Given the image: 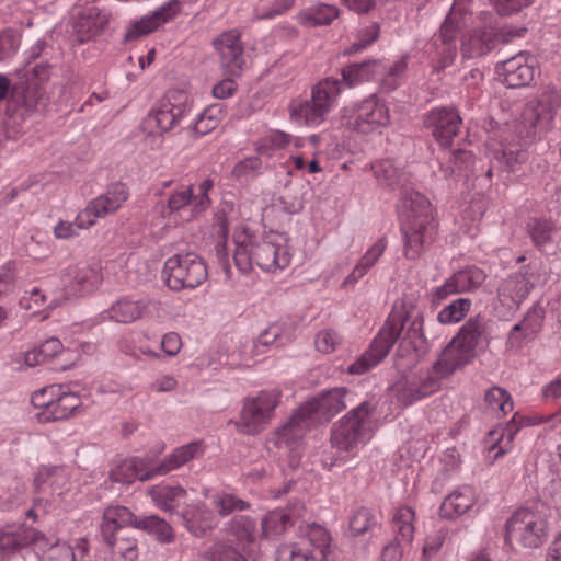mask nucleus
Listing matches in <instances>:
<instances>
[{"instance_id": "obj_1", "label": "nucleus", "mask_w": 561, "mask_h": 561, "mask_svg": "<svg viewBox=\"0 0 561 561\" xmlns=\"http://www.w3.org/2000/svg\"><path fill=\"white\" fill-rule=\"evenodd\" d=\"M404 255L409 260L421 256L425 247L434 240L436 226L430 201L421 193L409 190L401 198Z\"/></svg>"}, {"instance_id": "obj_2", "label": "nucleus", "mask_w": 561, "mask_h": 561, "mask_svg": "<svg viewBox=\"0 0 561 561\" xmlns=\"http://www.w3.org/2000/svg\"><path fill=\"white\" fill-rule=\"evenodd\" d=\"M340 94L339 79L324 78L312 85L310 99L291 100L288 105L289 117L299 125L319 127L335 107Z\"/></svg>"}, {"instance_id": "obj_3", "label": "nucleus", "mask_w": 561, "mask_h": 561, "mask_svg": "<svg viewBox=\"0 0 561 561\" xmlns=\"http://www.w3.org/2000/svg\"><path fill=\"white\" fill-rule=\"evenodd\" d=\"M376 403L364 401L352 409L336 424L331 434V443L340 450L351 451L370 438L371 417Z\"/></svg>"}, {"instance_id": "obj_4", "label": "nucleus", "mask_w": 561, "mask_h": 561, "mask_svg": "<svg viewBox=\"0 0 561 561\" xmlns=\"http://www.w3.org/2000/svg\"><path fill=\"white\" fill-rule=\"evenodd\" d=\"M342 118L348 130L362 135L380 131L390 124L389 108L375 94L345 106Z\"/></svg>"}, {"instance_id": "obj_5", "label": "nucleus", "mask_w": 561, "mask_h": 561, "mask_svg": "<svg viewBox=\"0 0 561 561\" xmlns=\"http://www.w3.org/2000/svg\"><path fill=\"white\" fill-rule=\"evenodd\" d=\"M505 542L513 549L537 548L547 537L545 520L527 508L517 510L505 524Z\"/></svg>"}, {"instance_id": "obj_6", "label": "nucleus", "mask_w": 561, "mask_h": 561, "mask_svg": "<svg viewBox=\"0 0 561 561\" xmlns=\"http://www.w3.org/2000/svg\"><path fill=\"white\" fill-rule=\"evenodd\" d=\"M162 273L167 286L172 290L196 288L206 280L208 275L203 259L191 252L169 257Z\"/></svg>"}, {"instance_id": "obj_7", "label": "nucleus", "mask_w": 561, "mask_h": 561, "mask_svg": "<svg viewBox=\"0 0 561 561\" xmlns=\"http://www.w3.org/2000/svg\"><path fill=\"white\" fill-rule=\"evenodd\" d=\"M279 400V390H264L255 397L247 398L243 401L240 419L236 422L238 432L245 435L262 432L274 417Z\"/></svg>"}, {"instance_id": "obj_8", "label": "nucleus", "mask_w": 561, "mask_h": 561, "mask_svg": "<svg viewBox=\"0 0 561 561\" xmlns=\"http://www.w3.org/2000/svg\"><path fill=\"white\" fill-rule=\"evenodd\" d=\"M404 322L401 314L390 316L369 348L348 366L347 371L352 375H360L379 364L401 335Z\"/></svg>"}, {"instance_id": "obj_9", "label": "nucleus", "mask_w": 561, "mask_h": 561, "mask_svg": "<svg viewBox=\"0 0 561 561\" xmlns=\"http://www.w3.org/2000/svg\"><path fill=\"white\" fill-rule=\"evenodd\" d=\"M49 78L50 66L48 64L41 62L24 70L19 82L13 85V101L27 110H34L46 94L44 84L48 82Z\"/></svg>"}, {"instance_id": "obj_10", "label": "nucleus", "mask_w": 561, "mask_h": 561, "mask_svg": "<svg viewBox=\"0 0 561 561\" xmlns=\"http://www.w3.org/2000/svg\"><path fill=\"white\" fill-rule=\"evenodd\" d=\"M129 192L125 184L117 182L108 186L105 193L91 199L84 209L78 213V225L92 227L99 218L116 213L127 201Z\"/></svg>"}, {"instance_id": "obj_11", "label": "nucleus", "mask_w": 561, "mask_h": 561, "mask_svg": "<svg viewBox=\"0 0 561 561\" xmlns=\"http://www.w3.org/2000/svg\"><path fill=\"white\" fill-rule=\"evenodd\" d=\"M252 259L260 268L274 272L287 267L291 255L279 236L270 234L252 240Z\"/></svg>"}, {"instance_id": "obj_12", "label": "nucleus", "mask_w": 561, "mask_h": 561, "mask_svg": "<svg viewBox=\"0 0 561 561\" xmlns=\"http://www.w3.org/2000/svg\"><path fill=\"white\" fill-rule=\"evenodd\" d=\"M102 282V274L98 266L76 264L66 267L61 274L64 293L61 299L82 296L92 293Z\"/></svg>"}, {"instance_id": "obj_13", "label": "nucleus", "mask_w": 561, "mask_h": 561, "mask_svg": "<svg viewBox=\"0 0 561 561\" xmlns=\"http://www.w3.org/2000/svg\"><path fill=\"white\" fill-rule=\"evenodd\" d=\"M438 381L428 374H409L399 378L390 388L396 401L408 407L415 401L434 393Z\"/></svg>"}, {"instance_id": "obj_14", "label": "nucleus", "mask_w": 561, "mask_h": 561, "mask_svg": "<svg viewBox=\"0 0 561 561\" xmlns=\"http://www.w3.org/2000/svg\"><path fill=\"white\" fill-rule=\"evenodd\" d=\"M353 402V394L342 387L324 391L300 407L301 412H306L316 422L321 417L325 420L333 417Z\"/></svg>"}, {"instance_id": "obj_15", "label": "nucleus", "mask_w": 561, "mask_h": 561, "mask_svg": "<svg viewBox=\"0 0 561 561\" xmlns=\"http://www.w3.org/2000/svg\"><path fill=\"white\" fill-rule=\"evenodd\" d=\"M213 45L225 71L230 76H239L245 65L240 32L237 30L222 32L213 41Z\"/></svg>"}, {"instance_id": "obj_16", "label": "nucleus", "mask_w": 561, "mask_h": 561, "mask_svg": "<svg viewBox=\"0 0 561 561\" xmlns=\"http://www.w3.org/2000/svg\"><path fill=\"white\" fill-rule=\"evenodd\" d=\"M181 9V0H169L150 14L136 21L126 32L125 39H135L158 30L161 25L174 20L180 14Z\"/></svg>"}, {"instance_id": "obj_17", "label": "nucleus", "mask_w": 561, "mask_h": 561, "mask_svg": "<svg viewBox=\"0 0 561 561\" xmlns=\"http://www.w3.org/2000/svg\"><path fill=\"white\" fill-rule=\"evenodd\" d=\"M425 125L442 146H448L459 131L461 118L453 107H438L427 114Z\"/></svg>"}, {"instance_id": "obj_18", "label": "nucleus", "mask_w": 561, "mask_h": 561, "mask_svg": "<svg viewBox=\"0 0 561 561\" xmlns=\"http://www.w3.org/2000/svg\"><path fill=\"white\" fill-rule=\"evenodd\" d=\"M533 59L529 55L519 53L496 66V70L502 81L507 88H522L528 85L535 76Z\"/></svg>"}, {"instance_id": "obj_19", "label": "nucleus", "mask_w": 561, "mask_h": 561, "mask_svg": "<svg viewBox=\"0 0 561 561\" xmlns=\"http://www.w3.org/2000/svg\"><path fill=\"white\" fill-rule=\"evenodd\" d=\"M188 112L190 107L186 104H172L170 100H164L146 117V128H148L150 133H167L176 126Z\"/></svg>"}, {"instance_id": "obj_20", "label": "nucleus", "mask_w": 561, "mask_h": 561, "mask_svg": "<svg viewBox=\"0 0 561 561\" xmlns=\"http://www.w3.org/2000/svg\"><path fill=\"white\" fill-rule=\"evenodd\" d=\"M28 545H35L45 550L48 547L47 538L33 528L19 527L15 530L0 529V556L7 557Z\"/></svg>"}, {"instance_id": "obj_21", "label": "nucleus", "mask_w": 561, "mask_h": 561, "mask_svg": "<svg viewBox=\"0 0 561 561\" xmlns=\"http://www.w3.org/2000/svg\"><path fill=\"white\" fill-rule=\"evenodd\" d=\"M533 287L534 282L528 276L527 272L520 271L514 273L504 279L499 287V300L508 310H516L528 296Z\"/></svg>"}, {"instance_id": "obj_22", "label": "nucleus", "mask_w": 561, "mask_h": 561, "mask_svg": "<svg viewBox=\"0 0 561 561\" xmlns=\"http://www.w3.org/2000/svg\"><path fill=\"white\" fill-rule=\"evenodd\" d=\"M313 423L306 412H301V407H299L288 422L276 430L275 445L278 448L294 449Z\"/></svg>"}, {"instance_id": "obj_23", "label": "nucleus", "mask_w": 561, "mask_h": 561, "mask_svg": "<svg viewBox=\"0 0 561 561\" xmlns=\"http://www.w3.org/2000/svg\"><path fill=\"white\" fill-rule=\"evenodd\" d=\"M204 454V446L202 442H192L186 445L175 448L168 457L159 463H153L149 474L145 479H152L157 476H164L172 470L180 468L192 459L202 457Z\"/></svg>"}, {"instance_id": "obj_24", "label": "nucleus", "mask_w": 561, "mask_h": 561, "mask_svg": "<svg viewBox=\"0 0 561 561\" xmlns=\"http://www.w3.org/2000/svg\"><path fill=\"white\" fill-rule=\"evenodd\" d=\"M152 308L157 310V304L149 300L122 298L113 304L103 317L119 323H131L147 316Z\"/></svg>"}, {"instance_id": "obj_25", "label": "nucleus", "mask_w": 561, "mask_h": 561, "mask_svg": "<svg viewBox=\"0 0 561 561\" xmlns=\"http://www.w3.org/2000/svg\"><path fill=\"white\" fill-rule=\"evenodd\" d=\"M153 461L150 457H133L122 460L110 472L113 482L130 484L135 480L148 481L144 477L151 471Z\"/></svg>"}, {"instance_id": "obj_26", "label": "nucleus", "mask_w": 561, "mask_h": 561, "mask_svg": "<svg viewBox=\"0 0 561 561\" xmlns=\"http://www.w3.org/2000/svg\"><path fill=\"white\" fill-rule=\"evenodd\" d=\"M80 407L81 400L76 393L64 392L56 399L53 397L50 405L45 411L37 412L36 419L41 423L65 420L78 412Z\"/></svg>"}, {"instance_id": "obj_27", "label": "nucleus", "mask_w": 561, "mask_h": 561, "mask_svg": "<svg viewBox=\"0 0 561 561\" xmlns=\"http://www.w3.org/2000/svg\"><path fill=\"white\" fill-rule=\"evenodd\" d=\"M472 357L473 353L454 337L442 352L434 369L442 376L450 375L467 365Z\"/></svg>"}, {"instance_id": "obj_28", "label": "nucleus", "mask_w": 561, "mask_h": 561, "mask_svg": "<svg viewBox=\"0 0 561 561\" xmlns=\"http://www.w3.org/2000/svg\"><path fill=\"white\" fill-rule=\"evenodd\" d=\"M184 526L196 537L204 536L216 525L214 512L205 504L188 505L181 514Z\"/></svg>"}, {"instance_id": "obj_29", "label": "nucleus", "mask_w": 561, "mask_h": 561, "mask_svg": "<svg viewBox=\"0 0 561 561\" xmlns=\"http://www.w3.org/2000/svg\"><path fill=\"white\" fill-rule=\"evenodd\" d=\"M137 517L125 506H108L103 513L101 524L102 538H111L118 533H126L128 526L136 527Z\"/></svg>"}, {"instance_id": "obj_30", "label": "nucleus", "mask_w": 561, "mask_h": 561, "mask_svg": "<svg viewBox=\"0 0 561 561\" xmlns=\"http://www.w3.org/2000/svg\"><path fill=\"white\" fill-rule=\"evenodd\" d=\"M469 2L470 0L454 1L450 12L443 22L439 34L435 39L437 46L438 41L440 44L456 45L457 35L461 26L466 24V16L469 13L467 4Z\"/></svg>"}, {"instance_id": "obj_31", "label": "nucleus", "mask_w": 561, "mask_h": 561, "mask_svg": "<svg viewBox=\"0 0 561 561\" xmlns=\"http://www.w3.org/2000/svg\"><path fill=\"white\" fill-rule=\"evenodd\" d=\"M382 70L383 65L378 60H367L345 66L341 70L342 80H339L341 89L343 85L354 88L365 81L375 80Z\"/></svg>"}, {"instance_id": "obj_32", "label": "nucleus", "mask_w": 561, "mask_h": 561, "mask_svg": "<svg viewBox=\"0 0 561 561\" xmlns=\"http://www.w3.org/2000/svg\"><path fill=\"white\" fill-rule=\"evenodd\" d=\"M191 207L192 216H196L194 214V185H180L175 190H173L169 196L167 203H161L157 205V209H159L161 216L169 221H176L173 216L185 207Z\"/></svg>"}, {"instance_id": "obj_33", "label": "nucleus", "mask_w": 561, "mask_h": 561, "mask_svg": "<svg viewBox=\"0 0 561 561\" xmlns=\"http://www.w3.org/2000/svg\"><path fill=\"white\" fill-rule=\"evenodd\" d=\"M476 503V495L472 488L463 485L458 488L443 501L439 513L447 519L458 517L468 512Z\"/></svg>"}, {"instance_id": "obj_34", "label": "nucleus", "mask_w": 561, "mask_h": 561, "mask_svg": "<svg viewBox=\"0 0 561 561\" xmlns=\"http://www.w3.org/2000/svg\"><path fill=\"white\" fill-rule=\"evenodd\" d=\"M495 36L491 30H476L463 37L461 53L465 58H477L490 53L495 46Z\"/></svg>"}, {"instance_id": "obj_35", "label": "nucleus", "mask_w": 561, "mask_h": 561, "mask_svg": "<svg viewBox=\"0 0 561 561\" xmlns=\"http://www.w3.org/2000/svg\"><path fill=\"white\" fill-rule=\"evenodd\" d=\"M488 322L481 314L469 318L455 339L474 354L477 346L486 339Z\"/></svg>"}, {"instance_id": "obj_36", "label": "nucleus", "mask_w": 561, "mask_h": 561, "mask_svg": "<svg viewBox=\"0 0 561 561\" xmlns=\"http://www.w3.org/2000/svg\"><path fill=\"white\" fill-rule=\"evenodd\" d=\"M111 550L114 561H136L138 558L137 540L133 531L118 533L111 538H103Z\"/></svg>"}, {"instance_id": "obj_37", "label": "nucleus", "mask_w": 561, "mask_h": 561, "mask_svg": "<svg viewBox=\"0 0 561 561\" xmlns=\"http://www.w3.org/2000/svg\"><path fill=\"white\" fill-rule=\"evenodd\" d=\"M387 249L386 238L377 240L360 257L353 271L343 282V286L354 285L376 264Z\"/></svg>"}, {"instance_id": "obj_38", "label": "nucleus", "mask_w": 561, "mask_h": 561, "mask_svg": "<svg viewBox=\"0 0 561 561\" xmlns=\"http://www.w3.org/2000/svg\"><path fill=\"white\" fill-rule=\"evenodd\" d=\"M107 20L101 16L96 8H89L75 21L73 28L80 42H85L98 35Z\"/></svg>"}, {"instance_id": "obj_39", "label": "nucleus", "mask_w": 561, "mask_h": 561, "mask_svg": "<svg viewBox=\"0 0 561 561\" xmlns=\"http://www.w3.org/2000/svg\"><path fill=\"white\" fill-rule=\"evenodd\" d=\"M553 117V108L543 101L528 103L523 113L524 123L540 131L550 128Z\"/></svg>"}, {"instance_id": "obj_40", "label": "nucleus", "mask_w": 561, "mask_h": 561, "mask_svg": "<svg viewBox=\"0 0 561 561\" xmlns=\"http://www.w3.org/2000/svg\"><path fill=\"white\" fill-rule=\"evenodd\" d=\"M415 512L412 507L404 505L396 510L392 517V531L394 539L407 546L414 537Z\"/></svg>"}, {"instance_id": "obj_41", "label": "nucleus", "mask_w": 561, "mask_h": 561, "mask_svg": "<svg viewBox=\"0 0 561 561\" xmlns=\"http://www.w3.org/2000/svg\"><path fill=\"white\" fill-rule=\"evenodd\" d=\"M61 300L60 296L48 298L42 289L34 287L30 291H25L20 299L23 309L30 311L32 316L42 314V319L47 317L46 310L56 307Z\"/></svg>"}, {"instance_id": "obj_42", "label": "nucleus", "mask_w": 561, "mask_h": 561, "mask_svg": "<svg viewBox=\"0 0 561 561\" xmlns=\"http://www.w3.org/2000/svg\"><path fill=\"white\" fill-rule=\"evenodd\" d=\"M294 525V515L287 510L268 512L261 522L262 535L265 538H276Z\"/></svg>"}, {"instance_id": "obj_43", "label": "nucleus", "mask_w": 561, "mask_h": 561, "mask_svg": "<svg viewBox=\"0 0 561 561\" xmlns=\"http://www.w3.org/2000/svg\"><path fill=\"white\" fill-rule=\"evenodd\" d=\"M339 16V9L331 4L319 3L299 12L298 21L304 26L330 24Z\"/></svg>"}, {"instance_id": "obj_44", "label": "nucleus", "mask_w": 561, "mask_h": 561, "mask_svg": "<svg viewBox=\"0 0 561 561\" xmlns=\"http://www.w3.org/2000/svg\"><path fill=\"white\" fill-rule=\"evenodd\" d=\"M527 160V153L518 146H501V149L495 150L493 153V167L488 171V176H491L495 163L499 168H505L514 171L516 167Z\"/></svg>"}, {"instance_id": "obj_45", "label": "nucleus", "mask_w": 561, "mask_h": 561, "mask_svg": "<svg viewBox=\"0 0 561 561\" xmlns=\"http://www.w3.org/2000/svg\"><path fill=\"white\" fill-rule=\"evenodd\" d=\"M135 528L146 530L163 543H169L174 540L172 527L164 519L156 515H149L141 518L137 517Z\"/></svg>"}, {"instance_id": "obj_46", "label": "nucleus", "mask_w": 561, "mask_h": 561, "mask_svg": "<svg viewBox=\"0 0 561 561\" xmlns=\"http://www.w3.org/2000/svg\"><path fill=\"white\" fill-rule=\"evenodd\" d=\"M378 525L375 513L364 506L356 508L350 516L348 530L352 537L369 533Z\"/></svg>"}, {"instance_id": "obj_47", "label": "nucleus", "mask_w": 561, "mask_h": 561, "mask_svg": "<svg viewBox=\"0 0 561 561\" xmlns=\"http://www.w3.org/2000/svg\"><path fill=\"white\" fill-rule=\"evenodd\" d=\"M149 494L156 505L167 512H173L174 503L186 495V490L181 486H153Z\"/></svg>"}, {"instance_id": "obj_48", "label": "nucleus", "mask_w": 561, "mask_h": 561, "mask_svg": "<svg viewBox=\"0 0 561 561\" xmlns=\"http://www.w3.org/2000/svg\"><path fill=\"white\" fill-rule=\"evenodd\" d=\"M533 243L538 249H543L552 243L556 225L550 219H533L527 225Z\"/></svg>"}, {"instance_id": "obj_49", "label": "nucleus", "mask_w": 561, "mask_h": 561, "mask_svg": "<svg viewBox=\"0 0 561 561\" xmlns=\"http://www.w3.org/2000/svg\"><path fill=\"white\" fill-rule=\"evenodd\" d=\"M471 308V300L468 298H458L451 301L448 306L443 308L438 314L437 320L442 324H450L461 321Z\"/></svg>"}, {"instance_id": "obj_50", "label": "nucleus", "mask_w": 561, "mask_h": 561, "mask_svg": "<svg viewBox=\"0 0 561 561\" xmlns=\"http://www.w3.org/2000/svg\"><path fill=\"white\" fill-rule=\"evenodd\" d=\"M453 280L456 283L459 291L463 293L480 287L485 280V274L478 267H469L455 273Z\"/></svg>"}, {"instance_id": "obj_51", "label": "nucleus", "mask_w": 561, "mask_h": 561, "mask_svg": "<svg viewBox=\"0 0 561 561\" xmlns=\"http://www.w3.org/2000/svg\"><path fill=\"white\" fill-rule=\"evenodd\" d=\"M408 68V64L404 58H401L397 60L394 64H392L389 67H386L383 65V70L380 75H377L378 77H381L380 79V88L383 92H391L393 91L400 83V80L402 76L404 75L405 70Z\"/></svg>"}, {"instance_id": "obj_52", "label": "nucleus", "mask_w": 561, "mask_h": 561, "mask_svg": "<svg viewBox=\"0 0 561 561\" xmlns=\"http://www.w3.org/2000/svg\"><path fill=\"white\" fill-rule=\"evenodd\" d=\"M474 163V156L471 151L456 150L448 153V162L444 169L445 175H461L469 171Z\"/></svg>"}, {"instance_id": "obj_53", "label": "nucleus", "mask_w": 561, "mask_h": 561, "mask_svg": "<svg viewBox=\"0 0 561 561\" xmlns=\"http://www.w3.org/2000/svg\"><path fill=\"white\" fill-rule=\"evenodd\" d=\"M222 119V110L219 104H214L198 114L194 130L199 135H206L214 130Z\"/></svg>"}, {"instance_id": "obj_54", "label": "nucleus", "mask_w": 561, "mask_h": 561, "mask_svg": "<svg viewBox=\"0 0 561 561\" xmlns=\"http://www.w3.org/2000/svg\"><path fill=\"white\" fill-rule=\"evenodd\" d=\"M484 401L493 411L505 415L513 410V400L511 394L501 387H491L484 396Z\"/></svg>"}, {"instance_id": "obj_55", "label": "nucleus", "mask_w": 561, "mask_h": 561, "mask_svg": "<svg viewBox=\"0 0 561 561\" xmlns=\"http://www.w3.org/2000/svg\"><path fill=\"white\" fill-rule=\"evenodd\" d=\"M543 318V309L539 305H534L527 310L522 321L514 327L526 331V335L529 337H537L541 331Z\"/></svg>"}, {"instance_id": "obj_56", "label": "nucleus", "mask_w": 561, "mask_h": 561, "mask_svg": "<svg viewBox=\"0 0 561 561\" xmlns=\"http://www.w3.org/2000/svg\"><path fill=\"white\" fill-rule=\"evenodd\" d=\"M213 503L221 516H227L236 511H244L249 507L248 502L229 493L216 495Z\"/></svg>"}, {"instance_id": "obj_57", "label": "nucleus", "mask_w": 561, "mask_h": 561, "mask_svg": "<svg viewBox=\"0 0 561 561\" xmlns=\"http://www.w3.org/2000/svg\"><path fill=\"white\" fill-rule=\"evenodd\" d=\"M305 539L316 549L318 550L322 557L325 556L327 550L329 549L330 543V535L325 528L320 525L312 524L308 526V529L305 534Z\"/></svg>"}, {"instance_id": "obj_58", "label": "nucleus", "mask_w": 561, "mask_h": 561, "mask_svg": "<svg viewBox=\"0 0 561 561\" xmlns=\"http://www.w3.org/2000/svg\"><path fill=\"white\" fill-rule=\"evenodd\" d=\"M377 180L388 186H393L399 181V171L390 160L378 161L373 164Z\"/></svg>"}, {"instance_id": "obj_59", "label": "nucleus", "mask_w": 561, "mask_h": 561, "mask_svg": "<svg viewBox=\"0 0 561 561\" xmlns=\"http://www.w3.org/2000/svg\"><path fill=\"white\" fill-rule=\"evenodd\" d=\"M233 260L236 266L241 272H248L252 268L254 261L252 259V239L248 241L237 242V247L233 253Z\"/></svg>"}, {"instance_id": "obj_60", "label": "nucleus", "mask_w": 561, "mask_h": 561, "mask_svg": "<svg viewBox=\"0 0 561 561\" xmlns=\"http://www.w3.org/2000/svg\"><path fill=\"white\" fill-rule=\"evenodd\" d=\"M341 341V336L334 330L324 329L316 335L314 345L319 352L330 354L336 350Z\"/></svg>"}, {"instance_id": "obj_61", "label": "nucleus", "mask_w": 561, "mask_h": 561, "mask_svg": "<svg viewBox=\"0 0 561 561\" xmlns=\"http://www.w3.org/2000/svg\"><path fill=\"white\" fill-rule=\"evenodd\" d=\"M310 552L296 543H284L275 553V561H309Z\"/></svg>"}, {"instance_id": "obj_62", "label": "nucleus", "mask_w": 561, "mask_h": 561, "mask_svg": "<svg viewBox=\"0 0 561 561\" xmlns=\"http://www.w3.org/2000/svg\"><path fill=\"white\" fill-rule=\"evenodd\" d=\"M210 561H247L232 546L222 542L215 543L209 551Z\"/></svg>"}, {"instance_id": "obj_63", "label": "nucleus", "mask_w": 561, "mask_h": 561, "mask_svg": "<svg viewBox=\"0 0 561 561\" xmlns=\"http://www.w3.org/2000/svg\"><path fill=\"white\" fill-rule=\"evenodd\" d=\"M214 186V181L211 179H205L197 186V192L194 191V214L199 215L206 209L209 208L211 202L208 196L209 191Z\"/></svg>"}, {"instance_id": "obj_64", "label": "nucleus", "mask_w": 561, "mask_h": 561, "mask_svg": "<svg viewBox=\"0 0 561 561\" xmlns=\"http://www.w3.org/2000/svg\"><path fill=\"white\" fill-rule=\"evenodd\" d=\"M46 561H79L71 546L66 542H56L48 548Z\"/></svg>"}]
</instances>
